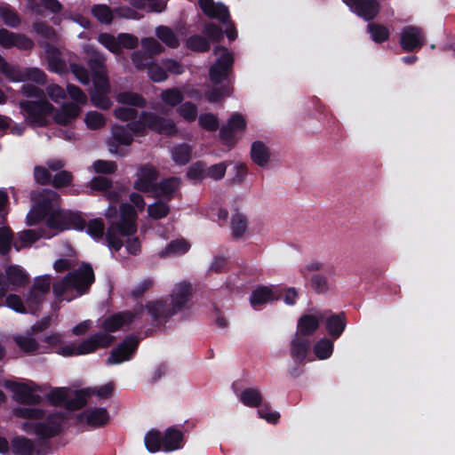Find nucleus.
<instances>
[{"mask_svg":"<svg viewBox=\"0 0 455 455\" xmlns=\"http://www.w3.org/2000/svg\"><path fill=\"white\" fill-rule=\"evenodd\" d=\"M310 349V341L307 338L298 334L291 342V355L294 361L303 363Z\"/></svg>","mask_w":455,"mask_h":455,"instance_id":"a878e982","label":"nucleus"},{"mask_svg":"<svg viewBox=\"0 0 455 455\" xmlns=\"http://www.w3.org/2000/svg\"><path fill=\"white\" fill-rule=\"evenodd\" d=\"M204 33L211 41L215 43H220L224 37L222 28L213 22L205 24Z\"/></svg>","mask_w":455,"mask_h":455,"instance_id":"338daca9","label":"nucleus"},{"mask_svg":"<svg viewBox=\"0 0 455 455\" xmlns=\"http://www.w3.org/2000/svg\"><path fill=\"white\" fill-rule=\"evenodd\" d=\"M180 105V106L177 108L179 115L189 123L194 122L198 113L196 105L191 101H186Z\"/></svg>","mask_w":455,"mask_h":455,"instance_id":"052dcab7","label":"nucleus"},{"mask_svg":"<svg viewBox=\"0 0 455 455\" xmlns=\"http://www.w3.org/2000/svg\"><path fill=\"white\" fill-rule=\"evenodd\" d=\"M220 52H221V54L209 68V79L213 85L225 84L226 83H231L233 85L235 62L233 53L225 46L216 45L213 53L217 55Z\"/></svg>","mask_w":455,"mask_h":455,"instance_id":"39448f33","label":"nucleus"},{"mask_svg":"<svg viewBox=\"0 0 455 455\" xmlns=\"http://www.w3.org/2000/svg\"><path fill=\"white\" fill-rule=\"evenodd\" d=\"M4 275L10 285L14 287H25L29 283L28 275L19 265L6 267Z\"/></svg>","mask_w":455,"mask_h":455,"instance_id":"bb28decb","label":"nucleus"},{"mask_svg":"<svg viewBox=\"0 0 455 455\" xmlns=\"http://www.w3.org/2000/svg\"><path fill=\"white\" fill-rule=\"evenodd\" d=\"M243 405L251 408L259 407L262 403V395L256 387H247L239 395Z\"/></svg>","mask_w":455,"mask_h":455,"instance_id":"f704fd0d","label":"nucleus"},{"mask_svg":"<svg viewBox=\"0 0 455 455\" xmlns=\"http://www.w3.org/2000/svg\"><path fill=\"white\" fill-rule=\"evenodd\" d=\"M231 228L234 238H241L247 229V219L244 215L236 212L231 219Z\"/></svg>","mask_w":455,"mask_h":455,"instance_id":"8fccbe9b","label":"nucleus"},{"mask_svg":"<svg viewBox=\"0 0 455 455\" xmlns=\"http://www.w3.org/2000/svg\"><path fill=\"white\" fill-rule=\"evenodd\" d=\"M359 17L365 20H373L379 12L377 0H343Z\"/></svg>","mask_w":455,"mask_h":455,"instance_id":"2eb2a0df","label":"nucleus"},{"mask_svg":"<svg viewBox=\"0 0 455 455\" xmlns=\"http://www.w3.org/2000/svg\"><path fill=\"white\" fill-rule=\"evenodd\" d=\"M172 299L148 301L145 305L147 314L155 325L164 324L169 318L182 310L192 297V286L183 282L176 285Z\"/></svg>","mask_w":455,"mask_h":455,"instance_id":"f257e3e1","label":"nucleus"},{"mask_svg":"<svg viewBox=\"0 0 455 455\" xmlns=\"http://www.w3.org/2000/svg\"><path fill=\"white\" fill-rule=\"evenodd\" d=\"M91 397V392L89 389H81L76 391L74 397L68 398L65 403V408L68 411H77L86 405L88 398Z\"/></svg>","mask_w":455,"mask_h":455,"instance_id":"e433bc0d","label":"nucleus"},{"mask_svg":"<svg viewBox=\"0 0 455 455\" xmlns=\"http://www.w3.org/2000/svg\"><path fill=\"white\" fill-rule=\"evenodd\" d=\"M162 101L172 108L177 107L184 100V95L178 88H170L161 92Z\"/></svg>","mask_w":455,"mask_h":455,"instance_id":"c03bdc74","label":"nucleus"},{"mask_svg":"<svg viewBox=\"0 0 455 455\" xmlns=\"http://www.w3.org/2000/svg\"><path fill=\"white\" fill-rule=\"evenodd\" d=\"M114 116L123 122H132L138 116V111L134 108L118 107L114 109Z\"/></svg>","mask_w":455,"mask_h":455,"instance_id":"774afa93","label":"nucleus"},{"mask_svg":"<svg viewBox=\"0 0 455 455\" xmlns=\"http://www.w3.org/2000/svg\"><path fill=\"white\" fill-rule=\"evenodd\" d=\"M86 233L95 241H100L105 234V224L102 219L96 218L86 223Z\"/></svg>","mask_w":455,"mask_h":455,"instance_id":"de8ad7c7","label":"nucleus"},{"mask_svg":"<svg viewBox=\"0 0 455 455\" xmlns=\"http://www.w3.org/2000/svg\"><path fill=\"white\" fill-rule=\"evenodd\" d=\"M192 156V148L187 143L175 146L172 150V158L178 165H185Z\"/></svg>","mask_w":455,"mask_h":455,"instance_id":"58836bf2","label":"nucleus"},{"mask_svg":"<svg viewBox=\"0 0 455 455\" xmlns=\"http://www.w3.org/2000/svg\"><path fill=\"white\" fill-rule=\"evenodd\" d=\"M46 74L37 68H28L22 71V82L29 80L37 84L44 85L46 83Z\"/></svg>","mask_w":455,"mask_h":455,"instance_id":"13d9d810","label":"nucleus"},{"mask_svg":"<svg viewBox=\"0 0 455 455\" xmlns=\"http://www.w3.org/2000/svg\"><path fill=\"white\" fill-rule=\"evenodd\" d=\"M247 122L243 116L240 113L233 114L226 125H223L219 132L220 140L223 145L229 149L233 148L238 139L235 137L236 132H243L246 130Z\"/></svg>","mask_w":455,"mask_h":455,"instance_id":"6e6552de","label":"nucleus"},{"mask_svg":"<svg viewBox=\"0 0 455 455\" xmlns=\"http://www.w3.org/2000/svg\"><path fill=\"white\" fill-rule=\"evenodd\" d=\"M112 138L107 141L108 151L113 155L124 156L128 150L120 148V146H130L133 138L128 127L125 125L115 124L111 128Z\"/></svg>","mask_w":455,"mask_h":455,"instance_id":"9b49d317","label":"nucleus"},{"mask_svg":"<svg viewBox=\"0 0 455 455\" xmlns=\"http://www.w3.org/2000/svg\"><path fill=\"white\" fill-rule=\"evenodd\" d=\"M67 419V413L57 411L50 413L44 421H25L22 429L27 433H34L39 439L36 443L45 445L48 440L59 435L62 431V426Z\"/></svg>","mask_w":455,"mask_h":455,"instance_id":"7ed1b4c3","label":"nucleus"},{"mask_svg":"<svg viewBox=\"0 0 455 455\" xmlns=\"http://www.w3.org/2000/svg\"><path fill=\"white\" fill-rule=\"evenodd\" d=\"M233 92V85L231 83H226L225 84L214 85L213 88L208 90L205 92V99L210 103H217L220 101L224 97L231 96Z\"/></svg>","mask_w":455,"mask_h":455,"instance_id":"72a5a7b5","label":"nucleus"},{"mask_svg":"<svg viewBox=\"0 0 455 455\" xmlns=\"http://www.w3.org/2000/svg\"><path fill=\"white\" fill-rule=\"evenodd\" d=\"M114 340V336L103 331H98L77 345L78 353L80 355L93 353L98 348L108 347Z\"/></svg>","mask_w":455,"mask_h":455,"instance_id":"4468645a","label":"nucleus"},{"mask_svg":"<svg viewBox=\"0 0 455 455\" xmlns=\"http://www.w3.org/2000/svg\"><path fill=\"white\" fill-rule=\"evenodd\" d=\"M333 342L326 338L319 339L314 346V354L320 360L329 358L333 352Z\"/></svg>","mask_w":455,"mask_h":455,"instance_id":"a18cd8bd","label":"nucleus"},{"mask_svg":"<svg viewBox=\"0 0 455 455\" xmlns=\"http://www.w3.org/2000/svg\"><path fill=\"white\" fill-rule=\"evenodd\" d=\"M0 72L10 81L22 82V71L10 65L4 57H0Z\"/></svg>","mask_w":455,"mask_h":455,"instance_id":"864d4df0","label":"nucleus"},{"mask_svg":"<svg viewBox=\"0 0 455 455\" xmlns=\"http://www.w3.org/2000/svg\"><path fill=\"white\" fill-rule=\"evenodd\" d=\"M170 213V206L167 203L158 200L148 206V214L154 220H161Z\"/></svg>","mask_w":455,"mask_h":455,"instance_id":"3c124183","label":"nucleus"},{"mask_svg":"<svg viewBox=\"0 0 455 455\" xmlns=\"http://www.w3.org/2000/svg\"><path fill=\"white\" fill-rule=\"evenodd\" d=\"M184 435L175 427H170L162 435V451L165 452L179 450L183 445Z\"/></svg>","mask_w":455,"mask_h":455,"instance_id":"412c9836","label":"nucleus"},{"mask_svg":"<svg viewBox=\"0 0 455 455\" xmlns=\"http://www.w3.org/2000/svg\"><path fill=\"white\" fill-rule=\"evenodd\" d=\"M399 44L405 52H419L426 44L423 29L417 26H405L401 31Z\"/></svg>","mask_w":455,"mask_h":455,"instance_id":"1a4fd4ad","label":"nucleus"},{"mask_svg":"<svg viewBox=\"0 0 455 455\" xmlns=\"http://www.w3.org/2000/svg\"><path fill=\"white\" fill-rule=\"evenodd\" d=\"M81 113V108L72 102L65 103L58 110L53 112V120L60 125H68L75 120Z\"/></svg>","mask_w":455,"mask_h":455,"instance_id":"4be33fe9","label":"nucleus"},{"mask_svg":"<svg viewBox=\"0 0 455 455\" xmlns=\"http://www.w3.org/2000/svg\"><path fill=\"white\" fill-rule=\"evenodd\" d=\"M144 443L147 450L150 453H156L162 450V434L159 430L151 429L148 431L144 437Z\"/></svg>","mask_w":455,"mask_h":455,"instance_id":"79ce46f5","label":"nucleus"},{"mask_svg":"<svg viewBox=\"0 0 455 455\" xmlns=\"http://www.w3.org/2000/svg\"><path fill=\"white\" fill-rule=\"evenodd\" d=\"M12 245V231L9 227L0 228V255L6 256Z\"/></svg>","mask_w":455,"mask_h":455,"instance_id":"4d7b16f0","label":"nucleus"},{"mask_svg":"<svg viewBox=\"0 0 455 455\" xmlns=\"http://www.w3.org/2000/svg\"><path fill=\"white\" fill-rule=\"evenodd\" d=\"M13 392L20 403L28 405H37L41 403V396L35 393V390L27 384L17 383Z\"/></svg>","mask_w":455,"mask_h":455,"instance_id":"393cba45","label":"nucleus"},{"mask_svg":"<svg viewBox=\"0 0 455 455\" xmlns=\"http://www.w3.org/2000/svg\"><path fill=\"white\" fill-rule=\"evenodd\" d=\"M33 207L26 217L28 226H35L44 220L46 216L57 210L60 205V195L52 189H42L32 192Z\"/></svg>","mask_w":455,"mask_h":455,"instance_id":"20e7f679","label":"nucleus"},{"mask_svg":"<svg viewBox=\"0 0 455 455\" xmlns=\"http://www.w3.org/2000/svg\"><path fill=\"white\" fill-rule=\"evenodd\" d=\"M13 415L28 419H41L45 416V411L39 408L17 407L13 409Z\"/></svg>","mask_w":455,"mask_h":455,"instance_id":"5fc2aeb1","label":"nucleus"},{"mask_svg":"<svg viewBox=\"0 0 455 455\" xmlns=\"http://www.w3.org/2000/svg\"><path fill=\"white\" fill-rule=\"evenodd\" d=\"M77 420L84 421L88 426L93 427H100L108 422L109 414L105 408L89 407L77 416Z\"/></svg>","mask_w":455,"mask_h":455,"instance_id":"f3484780","label":"nucleus"},{"mask_svg":"<svg viewBox=\"0 0 455 455\" xmlns=\"http://www.w3.org/2000/svg\"><path fill=\"white\" fill-rule=\"evenodd\" d=\"M251 158L254 164L264 167L269 162L270 152L262 141L256 140L251 144Z\"/></svg>","mask_w":455,"mask_h":455,"instance_id":"c756f323","label":"nucleus"},{"mask_svg":"<svg viewBox=\"0 0 455 455\" xmlns=\"http://www.w3.org/2000/svg\"><path fill=\"white\" fill-rule=\"evenodd\" d=\"M156 35L159 40L170 48H177L180 45L179 39L174 32L168 27L159 26L156 29Z\"/></svg>","mask_w":455,"mask_h":455,"instance_id":"37998d69","label":"nucleus"},{"mask_svg":"<svg viewBox=\"0 0 455 455\" xmlns=\"http://www.w3.org/2000/svg\"><path fill=\"white\" fill-rule=\"evenodd\" d=\"M137 219L133 205L127 203L119 205V219L111 221L106 232V242L110 249L118 251L123 247V240L117 235L130 236L137 232Z\"/></svg>","mask_w":455,"mask_h":455,"instance_id":"f03ea898","label":"nucleus"},{"mask_svg":"<svg viewBox=\"0 0 455 455\" xmlns=\"http://www.w3.org/2000/svg\"><path fill=\"white\" fill-rule=\"evenodd\" d=\"M98 41L109 52L115 54H120V47H118V37L108 33H100L98 36Z\"/></svg>","mask_w":455,"mask_h":455,"instance_id":"0e129e2a","label":"nucleus"},{"mask_svg":"<svg viewBox=\"0 0 455 455\" xmlns=\"http://www.w3.org/2000/svg\"><path fill=\"white\" fill-rule=\"evenodd\" d=\"M143 116L148 123V129L161 135L172 137L178 133L175 122L151 111H143Z\"/></svg>","mask_w":455,"mask_h":455,"instance_id":"f8f14e48","label":"nucleus"},{"mask_svg":"<svg viewBox=\"0 0 455 455\" xmlns=\"http://www.w3.org/2000/svg\"><path fill=\"white\" fill-rule=\"evenodd\" d=\"M0 17L4 23L10 28H16L21 23L19 13L8 4L0 6Z\"/></svg>","mask_w":455,"mask_h":455,"instance_id":"ea45409f","label":"nucleus"},{"mask_svg":"<svg viewBox=\"0 0 455 455\" xmlns=\"http://www.w3.org/2000/svg\"><path fill=\"white\" fill-rule=\"evenodd\" d=\"M198 124L203 129L209 132H215L219 128L218 117L212 113L202 114L198 118Z\"/></svg>","mask_w":455,"mask_h":455,"instance_id":"69168bd1","label":"nucleus"},{"mask_svg":"<svg viewBox=\"0 0 455 455\" xmlns=\"http://www.w3.org/2000/svg\"><path fill=\"white\" fill-rule=\"evenodd\" d=\"M282 294L277 290H273L267 286H260L252 291L250 302L253 308L257 309L258 307L262 306L267 302L278 300Z\"/></svg>","mask_w":455,"mask_h":455,"instance_id":"6ab92c4d","label":"nucleus"},{"mask_svg":"<svg viewBox=\"0 0 455 455\" xmlns=\"http://www.w3.org/2000/svg\"><path fill=\"white\" fill-rule=\"evenodd\" d=\"M116 101L123 105L144 108L147 107L146 99L140 93L122 92L116 95Z\"/></svg>","mask_w":455,"mask_h":455,"instance_id":"473e14b6","label":"nucleus"},{"mask_svg":"<svg viewBox=\"0 0 455 455\" xmlns=\"http://www.w3.org/2000/svg\"><path fill=\"white\" fill-rule=\"evenodd\" d=\"M44 236V229H26L18 234V239L13 243V247L20 251L25 247L31 246Z\"/></svg>","mask_w":455,"mask_h":455,"instance_id":"cd10ccee","label":"nucleus"},{"mask_svg":"<svg viewBox=\"0 0 455 455\" xmlns=\"http://www.w3.org/2000/svg\"><path fill=\"white\" fill-rule=\"evenodd\" d=\"M325 318V328L328 334L334 339H339L343 333L346 325L347 318L344 312L339 314H331Z\"/></svg>","mask_w":455,"mask_h":455,"instance_id":"5701e85b","label":"nucleus"},{"mask_svg":"<svg viewBox=\"0 0 455 455\" xmlns=\"http://www.w3.org/2000/svg\"><path fill=\"white\" fill-rule=\"evenodd\" d=\"M309 285L315 292L324 293L329 290L328 276L323 273L313 274L309 278Z\"/></svg>","mask_w":455,"mask_h":455,"instance_id":"09e8293b","label":"nucleus"},{"mask_svg":"<svg viewBox=\"0 0 455 455\" xmlns=\"http://www.w3.org/2000/svg\"><path fill=\"white\" fill-rule=\"evenodd\" d=\"M367 32L370 34L371 38L376 44H382L389 39V29L379 23L370 22L367 25Z\"/></svg>","mask_w":455,"mask_h":455,"instance_id":"4c0bfd02","label":"nucleus"},{"mask_svg":"<svg viewBox=\"0 0 455 455\" xmlns=\"http://www.w3.org/2000/svg\"><path fill=\"white\" fill-rule=\"evenodd\" d=\"M31 11L37 14L42 13L41 6L56 14L61 12L62 5L58 0H40V4L36 0H27Z\"/></svg>","mask_w":455,"mask_h":455,"instance_id":"a19ab883","label":"nucleus"},{"mask_svg":"<svg viewBox=\"0 0 455 455\" xmlns=\"http://www.w3.org/2000/svg\"><path fill=\"white\" fill-rule=\"evenodd\" d=\"M19 107L26 121L30 125L36 127L47 126V117L52 116L55 110L54 106L44 98L37 100H20Z\"/></svg>","mask_w":455,"mask_h":455,"instance_id":"423d86ee","label":"nucleus"},{"mask_svg":"<svg viewBox=\"0 0 455 455\" xmlns=\"http://www.w3.org/2000/svg\"><path fill=\"white\" fill-rule=\"evenodd\" d=\"M46 226L59 231L68 229V212H62L59 208L46 216Z\"/></svg>","mask_w":455,"mask_h":455,"instance_id":"c9c22d12","label":"nucleus"},{"mask_svg":"<svg viewBox=\"0 0 455 455\" xmlns=\"http://www.w3.org/2000/svg\"><path fill=\"white\" fill-rule=\"evenodd\" d=\"M11 449L15 455H32L34 452L36 455L45 454L40 450L36 451L34 442L23 435L15 436L11 440Z\"/></svg>","mask_w":455,"mask_h":455,"instance_id":"b1692460","label":"nucleus"},{"mask_svg":"<svg viewBox=\"0 0 455 455\" xmlns=\"http://www.w3.org/2000/svg\"><path fill=\"white\" fill-rule=\"evenodd\" d=\"M68 279H69L71 288L75 289L79 295L87 293L95 282L92 265L84 262L78 268L67 274Z\"/></svg>","mask_w":455,"mask_h":455,"instance_id":"0eeeda50","label":"nucleus"},{"mask_svg":"<svg viewBox=\"0 0 455 455\" xmlns=\"http://www.w3.org/2000/svg\"><path fill=\"white\" fill-rule=\"evenodd\" d=\"M133 188L139 192L152 193L159 177V172L151 164H143L137 171Z\"/></svg>","mask_w":455,"mask_h":455,"instance_id":"ddd939ff","label":"nucleus"},{"mask_svg":"<svg viewBox=\"0 0 455 455\" xmlns=\"http://www.w3.org/2000/svg\"><path fill=\"white\" fill-rule=\"evenodd\" d=\"M187 47L196 52H207L211 44L207 38L200 35H193L187 39Z\"/></svg>","mask_w":455,"mask_h":455,"instance_id":"49530a36","label":"nucleus"},{"mask_svg":"<svg viewBox=\"0 0 455 455\" xmlns=\"http://www.w3.org/2000/svg\"><path fill=\"white\" fill-rule=\"evenodd\" d=\"M88 67L92 71L93 84L95 87L99 86V83L108 85V77L105 72L104 61L100 57H93L88 60Z\"/></svg>","mask_w":455,"mask_h":455,"instance_id":"c85d7f7f","label":"nucleus"},{"mask_svg":"<svg viewBox=\"0 0 455 455\" xmlns=\"http://www.w3.org/2000/svg\"><path fill=\"white\" fill-rule=\"evenodd\" d=\"M44 299L45 295L41 294L38 291L29 290L26 298V304L29 313L36 315L37 312H39Z\"/></svg>","mask_w":455,"mask_h":455,"instance_id":"603ef678","label":"nucleus"},{"mask_svg":"<svg viewBox=\"0 0 455 455\" xmlns=\"http://www.w3.org/2000/svg\"><path fill=\"white\" fill-rule=\"evenodd\" d=\"M136 317L137 314L132 311L117 312L106 317L101 323V328L108 334L116 332L123 326L132 323Z\"/></svg>","mask_w":455,"mask_h":455,"instance_id":"dca6fc26","label":"nucleus"},{"mask_svg":"<svg viewBox=\"0 0 455 455\" xmlns=\"http://www.w3.org/2000/svg\"><path fill=\"white\" fill-rule=\"evenodd\" d=\"M16 345L25 353H34L38 350L39 344L35 338L28 336H17L14 338Z\"/></svg>","mask_w":455,"mask_h":455,"instance_id":"680f3d73","label":"nucleus"},{"mask_svg":"<svg viewBox=\"0 0 455 455\" xmlns=\"http://www.w3.org/2000/svg\"><path fill=\"white\" fill-rule=\"evenodd\" d=\"M180 186V179L179 177H169L156 183L152 193L156 197H164L167 201H171Z\"/></svg>","mask_w":455,"mask_h":455,"instance_id":"aec40b11","label":"nucleus"},{"mask_svg":"<svg viewBox=\"0 0 455 455\" xmlns=\"http://www.w3.org/2000/svg\"><path fill=\"white\" fill-rule=\"evenodd\" d=\"M92 14L102 24H110L114 18L111 8L107 4L93 5Z\"/></svg>","mask_w":455,"mask_h":455,"instance_id":"6e6d98bb","label":"nucleus"},{"mask_svg":"<svg viewBox=\"0 0 455 455\" xmlns=\"http://www.w3.org/2000/svg\"><path fill=\"white\" fill-rule=\"evenodd\" d=\"M140 340L134 335H130L114 349H112L107 359L108 364H119L126 361H130L135 355Z\"/></svg>","mask_w":455,"mask_h":455,"instance_id":"9d476101","label":"nucleus"},{"mask_svg":"<svg viewBox=\"0 0 455 455\" xmlns=\"http://www.w3.org/2000/svg\"><path fill=\"white\" fill-rule=\"evenodd\" d=\"M108 84L106 86L102 83H99V86L95 87V90L91 92L90 99L92 104L101 109L110 108L112 103L110 99L106 95Z\"/></svg>","mask_w":455,"mask_h":455,"instance_id":"2f4dec72","label":"nucleus"},{"mask_svg":"<svg viewBox=\"0 0 455 455\" xmlns=\"http://www.w3.org/2000/svg\"><path fill=\"white\" fill-rule=\"evenodd\" d=\"M207 164L203 161H197L189 166L187 176L193 180H203L206 178Z\"/></svg>","mask_w":455,"mask_h":455,"instance_id":"e2e57ef3","label":"nucleus"},{"mask_svg":"<svg viewBox=\"0 0 455 455\" xmlns=\"http://www.w3.org/2000/svg\"><path fill=\"white\" fill-rule=\"evenodd\" d=\"M86 126L91 130H99L105 126V116L97 111H89L84 117Z\"/></svg>","mask_w":455,"mask_h":455,"instance_id":"bf43d9fd","label":"nucleus"},{"mask_svg":"<svg viewBox=\"0 0 455 455\" xmlns=\"http://www.w3.org/2000/svg\"><path fill=\"white\" fill-rule=\"evenodd\" d=\"M323 319L324 315L322 313L319 315L307 314L301 315L297 323V334L305 338L313 335L319 328L320 323L323 321Z\"/></svg>","mask_w":455,"mask_h":455,"instance_id":"a211bd4d","label":"nucleus"},{"mask_svg":"<svg viewBox=\"0 0 455 455\" xmlns=\"http://www.w3.org/2000/svg\"><path fill=\"white\" fill-rule=\"evenodd\" d=\"M190 249V244L184 239L171 241L159 253L160 258L174 257L185 254Z\"/></svg>","mask_w":455,"mask_h":455,"instance_id":"7c9ffc66","label":"nucleus"}]
</instances>
